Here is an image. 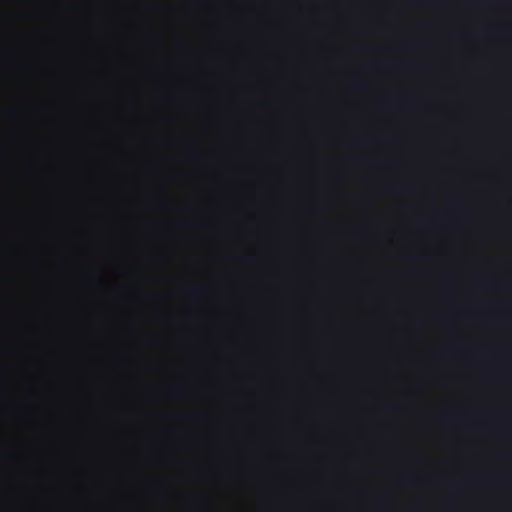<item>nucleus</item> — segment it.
Here are the masks:
<instances>
[{
	"label": "nucleus",
	"instance_id": "obj_1",
	"mask_svg": "<svg viewBox=\"0 0 512 512\" xmlns=\"http://www.w3.org/2000/svg\"><path fill=\"white\" fill-rule=\"evenodd\" d=\"M186 293L190 298L196 299L201 293V288L199 286L193 285L186 289Z\"/></svg>",
	"mask_w": 512,
	"mask_h": 512
},
{
	"label": "nucleus",
	"instance_id": "obj_3",
	"mask_svg": "<svg viewBox=\"0 0 512 512\" xmlns=\"http://www.w3.org/2000/svg\"><path fill=\"white\" fill-rule=\"evenodd\" d=\"M189 159L192 161V162H196L199 160V152L196 150V149H192L190 152H189Z\"/></svg>",
	"mask_w": 512,
	"mask_h": 512
},
{
	"label": "nucleus",
	"instance_id": "obj_2",
	"mask_svg": "<svg viewBox=\"0 0 512 512\" xmlns=\"http://www.w3.org/2000/svg\"><path fill=\"white\" fill-rule=\"evenodd\" d=\"M172 392L176 393L178 395H184V394L188 393L189 390L186 386L177 385V386L173 387Z\"/></svg>",
	"mask_w": 512,
	"mask_h": 512
},
{
	"label": "nucleus",
	"instance_id": "obj_6",
	"mask_svg": "<svg viewBox=\"0 0 512 512\" xmlns=\"http://www.w3.org/2000/svg\"><path fill=\"white\" fill-rule=\"evenodd\" d=\"M195 224V222H186L185 225L186 226H193Z\"/></svg>",
	"mask_w": 512,
	"mask_h": 512
},
{
	"label": "nucleus",
	"instance_id": "obj_5",
	"mask_svg": "<svg viewBox=\"0 0 512 512\" xmlns=\"http://www.w3.org/2000/svg\"><path fill=\"white\" fill-rule=\"evenodd\" d=\"M195 417H196V415H195V414H186V415H185V418H188V419H193V418H195Z\"/></svg>",
	"mask_w": 512,
	"mask_h": 512
},
{
	"label": "nucleus",
	"instance_id": "obj_4",
	"mask_svg": "<svg viewBox=\"0 0 512 512\" xmlns=\"http://www.w3.org/2000/svg\"><path fill=\"white\" fill-rule=\"evenodd\" d=\"M242 260L245 263L251 264V263H254L256 261V257H255V255L248 254V255L243 256Z\"/></svg>",
	"mask_w": 512,
	"mask_h": 512
}]
</instances>
